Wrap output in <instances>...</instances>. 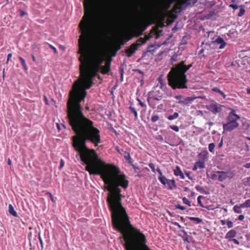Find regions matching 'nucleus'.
<instances>
[{
  "label": "nucleus",
  "mask_w": 250,
  "mask_h": 250,
  "mask_svg": "<svg viewBox=\"0 0 250 250\" xmlns=\"http://www.w3.org/2000/svg\"><path fill=\"white\" fill-rule=\"evenodd\" d=\"M83 56V60L79 57V62H82L84 69L80 68L83 77L79 75V155L89 174H122L118 167L106 163L99 157L95 149L89 148L86 145V142H89L97 146L102 140L100 130L94 126L92 121L86 118L80 104L87 95L85 89L92 86V79L99 71L92 64L93 55L91 51L86 50Z\"/></svg>",
  "instance_id": "f257e3e1"
},
{
  "label": "nucleus",
  "mask_w": 250,
  "mask_h": 250,
  "mask_svg": "<svg viewBox=\"0 0 250 250\" xmlns=\"http://www.w3.org/2000/svg\"><path fill=\"white\" fill-rule=\"evenodd\" d=\"M121 185H114L105 187L109 192L107 196V204L111 212L112 224L122 235L120 237L125 242L124 246L126 250H152L147 245L146 237L141 231L134 228L129 221L126 210L121 203L122 196Z\"/></svg>",
  "instance_id": "f03ea898"
},
{
  "label": "nucleus",
  "mask_w": 250,
  "mask_h": 250,
  "mask_svg": "<svg viewBox=\"0 0 250 250\" xmlns=\"http://www.w3.org/2000/svg\"><path fill=\"white\" fill-rule=\"evenodd\" d=\"M104 12L103 9L100 15H98L95 0H85L84 1V15L83 19L79 23L80 31H95L91 30L93 24L97 19L103 25L104 21L106 24H110L113 20V12L108 4H106Z\"/></svg>",
  "instance_id": "7ed1b4c3"
},
{
  "label": "nucleus",
  "mask_w": 250,
  "mask_h": 250,
  "mask_svg": "<svg viewBox=\"0 0 250 250\" xmlns=\"http://www.w3.org/2000/svg\"><path fill=\"white\" fill-rule=\"evenodd\" d=\"M67 106L69 124L76 134L72 138V144L77 152L76 158L78 159V79L75 81L70 91Z\"/></svg>",
  "instance_id": "20e7f679"
},
{
  "label": "nucleus",
  "mask_w": 250,
  "mask_h": 250,
  "mask_svg": "<svg viewBox=\"0 0 250 250\" xmlns=\"http://www.w3.org/2000/svg\"><path fill=\"white\" fill-rule=\"evenodd\" d=\"M191 66V64L186 65V61H182L172 67L167 75L168 85L173 89L187 88L186 73Z\"/></svg>",
  "instance_id": "39448f33"
},
{
  "label": "nucleus",
  "mask_w": 250,
  "mask_h": 250,
  "mask_svg": "<svg viewBox=\"0 0 250 250\" xmlns=\"http://www.w3.org/2000/svg\"><path fill=\"white\" fill-rule=\"evenodd\" d=\"M150 93H149V97L147 99V101L149 104V105L152 108H154L155 107L156 103L155 101H160L163 98V95L159 91H156L153 92L152 96L151 97Z\"/></svg>",
  "instance_id": "423d86ee"
},
{
  "label": "nucleus",
  "mask_w": 250,
  "mask_h": 250,
  "mask_svg": "<svg viewBox=\"0 0 250 250\" xmlns=\"http://www.w3.org/2000/svg\"><path fill=\"white\" fill-rule=\"evenodd\" d=\"M217 173L219 175V181L220 182H223L228 179H232L235 175L233 171H217Z\"/></svg>",
  "instance_id": "0eeeda50"
},
{
  "label": "nucleus",
  "mask_w": 250,
  "mask_h": 250,
  "mask_svg": "<svg viewBox=\"0 0 250 250\" xmlns=\"http://www.w3.org/2000/svg\"><path fill=\"white\" fill-rule=\"evenodd\" d=\"M170 5V4L169 3H168L166 0H163L155 3L153 5V7L155 12H160L169 8Z\"/></svg>",
  "instance_id": "6e6552de"
},
{
  "label": "nucleus",
  "mask_w": 250,
  "mask_h": 250,
  "mask_svg": "<svg viewBox=\"0 0 250 250\" xmlns=\"http://www.w3.org/2000/svg\"><path fill=\"white\" fill-rule=\"evenodd\" d=\"M239 126L237 122H232L227 121V123L223 124V128L224 130L228 131H232L235 128H237Z\"/></svg>",
  "instance_id": "1a4fd4ad"
},
{
  "label": "nucleus",
  "mask_w": 250,
  "mask_h": 250,
  "mask_svg": "<svg viewBox=\"0 0 250 250\" xmlns=\"http://www.w3.org/2000/svg\"><path fill=\"white\" fill-rule=\"evenodd\" d=\"M86 50H89L92 52L93 55L92 64H93L95 66H97V68L99 69L101 64L103 62V60L100 59V58H98V57L97 56L94 50L92 48H89Z\"/></svg>",
  "instance_id": "9d476101"
},
{
  "label": "nucleus",
  "mask_w": 250,
  "mask_h": 250,
  "mask_svg": "<svg viewBox=\"0 0 250 250\" xmlns=\"http://www.w3.org/2000/svg\"><path fill=\"white\" fill-rule=\"evenodd\" d=\"M222 106L221 104H218L216 103H211L208 105V109L213 114H216L221 111Z\"/></svg>",
  "instance_id": "9b49d317"
},
{
  "label": "nucleus",
  "mask_w": 250,
  "mask_h": 250,
  "mask_svg": "<svg viewBox=\"0 0 250 250\" xmlns=\"http://www.w3.org/2000/svg\"><path fill=\"white\" fill-rule=\"evenodd\" d=\"M240 118L239 116L235 113V110L231 109V111L229 113L227 121L232 122H237V121Z\"/></svg>",
  "instance_id": "f8f14e48"
},
{
  "label": "nucleus",
  "mask_w": 250,
  "mask_h": 250,
  "mask_svg": "<svg viewBox=\"0 0 250 250\" xmlns=\"http://www.w3.org/2000/svg\"><path fill=\"white\" fill-rule=\"evenodd\" d=\"M196 98H193L191 97H187L185 98H183L182 100H180L178 102V103L183 106H188L189 104L191 103Z\"/></svg>",
  "instance_id": "ddd939ff"
},
{
  "label": "nucleus",
  "mask_w": 250,
  "mask_h": 250,
  "mask_svg": "<svg viewBox=\"0 0 250 250\" xmlns=\"http://www.w3.org/2000/svg\"><path fill=\"white\" fill-rule=\"evenodd\" d=\"M214 43L216 44H220L219 48L222 49L225 48L227 45V42L224 40V39L220 37L217 38L214 41Z\"/></svg>",
  "instance_id": "4468645a"
},
{
  "label": "nucleus",
  "mask_w": 250,
  "mask_h": 250,
  "mask_svg": "<svg viewBox=\"0 0 250 250\" xmlns=\"http://www.w3.org/2000/svg\"><path fill=\"white\" fill-rule=\"evenodd\" d=\"M137 50L136 48V45L132 43L130 46V47L125 50V53L127 56L129 57H131L136 51Z\"/></svg>",
  "instance_id": "2eb2a0df"
},
{
  "label": "nucleus",
  "mask_w": 250,
  "mask_h": 250,
  "mask_svg": "<svg viewBox=\"0 0 250 250\" xmlns=\"http://www.w3.org/2000/svg\"><path fill=\"white\" fill-rule=\"evenodd\" d=\"M206 167L205 163L204 161L198 160L195 163L194 167L192 168L193 171H196L198 168L203 169Z\"/></svg>",
  "instance_id": "dca6fc26"
},
{
  "label": "nucleus",
  "mask_w": 250,
  "mask_h": 250,
  "mask_svg": "<svg viewBox=\"0 0 250 250\" xmlns=\"http://www.w3.org/2000/svg\"><path fill=\"white\" fill-rule=\"evenodd\" d=\"M149 38L147 36H146L145 38H142L141 37L139 38L135 43H133V44H135L136 45V48H137V50L138 49L139 47L141 46V45L146 42L148 40Z\"/></svg>",
  "instance_id": "f3484780"
},
{
  "label": "nucleus",
  "mask_w": 250,
  "mask_h": 250,
  "mask_svg": "<svg viewBox=\"0 0 250 250\" xmlns=\"http://www.w3.org/2000/svg\"><path fill=\"white\" fill-rule=\"evenodd\" d=\"M208 153L207 150H203L201 151L198 155V158L201 161L205 162L206 160L208 158Z\"/></svg>",
  "instance_id": "a211bd4d"
},
{
  "label": "nucleus",
  "mask_w": 250,
  "mask_h": 250,
  "mask_svg": "<svg viewBox=\"0 0 250 250\" xmlns=\"http://www.w3.org/2000/svg\"><path fill=\"white\" fill-rule=\"evenodd\" d=\"M157 171L160 174V176L158 179L159 181L164 185H165L167 181V179L165 177V176H163V173L161 170L159 168H157L156 169Z\"/></svg>",
  "instance_id": "6ab92c4d"
},
{
  "label": "nucleus",
  "mask_w": 250,
  "mask_h": 250,
  "mask_svg": "<svg viewBox=\"0 0 250 250\" xmlns=\"http://www.w3.org/2000/svg\"><path fill=\"white\" fill-rule=\"evenodd\" d=\"M236 235V231L234 229H230L229 231L226 235L225 238L231 240L232 238L235 237Z\"/></svg>",
  "instance_id": "aec40b11"
},
{
  "label": "nucleus",
  "mask_w": 250,
  "mask_h": 250,
  "mask_svg": "<svg viewBox=\"0 0 250 250\" xmlns=\"http://www.w3.org/2000/svg\"><path fill=\"white\" fill-rule=\"evenodd\" d=\"M174 174L176 176H179L182 179H185L184 174L178 166H177L174 169Z\"/></svg>",
  "instance_id": "412c9836"
},
{
  "label": "nucleus",
  "mask_w": 250,
  "mask_h": 250,
  "mask_svg": "<svg viewBox=\"0 0 250 250\" xmlns=\"http://www.w3.org/2000/svg\"><path fill=\"white\" fill-rule=\"evenodd\" d=\"M8 212L10 215H12L14 217H17L18 216V214L15 211L14 207L11 204H9L8 206Z\"/></svg>",
  "instance_id": "4be33fe9"
},
{
  "label": "nucleus",
  "mask_w": 250,
  "mask_h": 250,
  "mask_svg": "<svg viewBox=\"0 0 250 250\" xmlns=\"http://www.w3.org/2000/svg\"><path fill=\"white\" fill-rule=\"evenodd\" d=\"M168 188L170 190H172L176 188V185L175 184V181L174 180H167V182Z\"/></svg>",
  "instance_id": "5701e85b"
},
{
  "label": "nucleus",
  "mask_w": 250,
  "mask_h": 250,
  "mask_svg": "<svg viewBox=\"0 0 250 250\" xmlns=\"http://www.w3.org/2000/svg\"><path fill=\"white\" fill-rule=\"evenodd\" d=\"M19 59L21 63L22 66L23 67V69L25 71H27L28 68L27 65H26V63L25 62V61L23 58H22L21 57H19Z\"/></svg>",
  "instance_id": "b1692460"
},
{
  "label": "nucleus",
  "mask_w": 250,
  "mask_h": 250,
  "mask_svg": "<svg viewBox=\"0 0 250 250\" xmlns=\"http://www.w3.org/2000/svg\"><path fill=\"white\" fill-rule=\"evenodd\" d=\"M241 208H245L244 207H241V204H240L239 206L235 205L233 207V209L234 211V212L236 213H241L242 212Z\"/></svg>",
  "instance_id": "393cba45"
},
{
  "label": "nucleus",
  "mask_w": 250,
  "mask_h": 250,
  "mask_svg": "<svg viewBox=\"0 0 250 250\" xmlns=\"http://www.w3.org/2000/svg\"><path fill=\"white\" fill-rule=\"evenodd\" d=\"M179 117V114L178 112H175L173 115H168L167 119L168 120L172 121L178 118Z\"/></svg>",
  "instance_id": "a878e982"
},
{
  "label": "nucleus",
  "mask_w": 250,
  "mask_h": 250,
  "mask_svg": "<svg viewBox=\"0 0 250 250\" xmlns=\"http://www.w3.org/2000/svg\"><path fill=\"white\" fill-rule=\"evenodd\" d=\"M188 219L191 221H193L195 222L196 224H200L201 223V222H203L202 219L198 218V217H188Z\"/></svg>",
  "instance_id": "bb28decb"
},
{
  "label": "nucleus",
  "mask_w": 250,
  "mask_h": 250,
  "mask_svg": "<svg viewBox=\"0 0 250 250\" xmlns=\"http://www.w3.org/2000/svg\"><path fill=\"white\" fill-rule=\"evenodd\" d=\"M101 73L103 74H107L110 71V68H108L105 67V66H102L101 67Z\"/></svg>",
  "instance_id": "cd10ccee"
},
{
  "label": "nucleus",
  "mask_w": 250,
  "mask_h": 250,
  "mask_svg": "<svg viewBox=\"0 0 250 250\" xmlns=\"http://www.w3.org/2000/svg\"><path fill=\"white\" fill-rule=\"evenodd\" d=\"M129 110L131 112H132L134 114L135 119H138V113L136 109L134 107L130 106L129 107Z\"/></svg>",
  "instance_id": "c85d7f7f"
},
{
  "label": "nucleus",
  "mask_w": 250,
  "mask_h": 250,
  "mask_svg": "<svg viewBox=\"0 0 250 250\" xmlns=\"http://www.w3.org/2000/svg\"><path fill=\"white\" fill-rule=\"evenodd\" d=\"M219 175L217 173V171L211 174V179L213 180H219Z\"/></svg>",
  "instance_id": "c756f323"
},
{
  "label": "nucleus",
  "mask_w": 250,
  "mask_h": 250,
  "mask_svg": "<svg viewBox=\"0 0 250 250\" xmlns=\"http://www.w3.org/2000/svg\"><path fill=\"white\" fill-rule=\"evenodd\" d=\"M215 145L214 143H210L209 144V146H208V148H209V151L214 154V148Z\"/></svg>",
  "instance_id": "7c9ffc66"
},
{
  "label": "nucleus",
  "mask_w": 250,
  "mask_h": 250,
  "mask_svg": "<svg viewBox=\"0 0 250 250\" xmlns=\"http://www.w3.org/2000/svg\"><path fill=\"white\" fill-rule=\"evenodd\" d=\"M156 48H155V46L154 45H151L150 46H149L147 49V52H151V53L154 52Z\"/></svg>",
  "instance_id": "2f4dec72"
},
{
  "label": "nucleus",
  "mask_w": 250,
  "mask_h": 250,
  "mask_svg": "<svg viewBox=\"0 0 250 250\" xmlns=\"http://www.w3.org/2000/svg\"><path fill=\"white\" fill-rule=\"evenodd\" d=\"M243 184L246 186H250V177L244 179L243 180Z\"/></svg>",
  "instance_id": "473e14b6"
},
{
  "label": "nucleus",
  "mask_w": 250,
  "mask_h": 250,
  "mask_svg": "<svg viewBox=\"0 0 250 250\" xmlns=\"http://www.w3.org/2000/svg\"><path fill=\"white\" fill-rule=\"evenodd\" d=\"M240 12L238 13V16L239 17H242V16H243V15H244L245 12V10L243 5L240 6Z\"/></svg>",
  "instance_id": "72a5a7b5"
},
{
  "label": "nucleus",
  "mask_w": 250,
  "mask_h": 250,
  "mask_svg": "<svg viewBox=\"0 0 250 250\" xmlns=\"http://www.w3.org/2000/svg\"><path fill=\"white\" fill-rule=\"evenodd\" d=\"M241 207L244 208L250 207V199L247 200L244 203L241 204Z\"/></svg>",
  "instance_id": "f704fd0d"
},
{
  "label": "nucleus",
  "mask_w": 250,
  "mask_h": 250,
  "mask_svg": "<svg viewBox=\"0 0 250 250\" xmlns=\"http://www.w3.org/2000/svg\"><path fill=\"white\" fill-rule=\"evenodd\" d=\"M204 198V197L202 195H199V196H198L197 197V203H198V204L201 207H203L204 208V206L203 205L202 202H201V198Z\"/></svg>",
  "instance_id": "c9c22d12"
},
{
  "label": "nucleus",
  "mask_w": 250,
  "mask_h": 250,
  "mask_svg": "<svg viewBox=\"0 0 250 250\" xmlns=\"http://www.w3.org/2000/svg\"><path fill=\"white\" fill-rule=\"evenodd\" d=\"M183 202L186 205H187L189 207L191 206V203L187 199V198L186 197H184L182 198Z\"/></svg>",
  "instance_id": "e433bc0d"
},
{
  "label": "nucleus",
  "mask_w": 250,
  "mask_h": 250,
  "mask_svg": "<svg viewBox=\"0 0 250 250\" xmlns=\"http://www.w3.org/2000/svg\"><path fill=\"white\" fill-rule=\"evenodd\" d=\"M131 166L133 167V168H134V170H135V172L136 173H138V176L140 177V175H139V173L140 172V169L139 167H136L135 165H133V164H131Z\"/></svg>",
  "instance_id": "4c0bfd02"
},
{
  "label": "nucleus",
  "mask_w": 250,
  "mask_h": 250,
  "mask_svg": "<svg viewBox=\"0 0 250 250\" xmlns=\"http://www.w3.org/2000/svg\"><path fill=\"white\" fill-rule=\"evenodd\" d=\"M159 120V116L157 115H153L151 117V122L155 123Z\"/></svg>",
  "instance_id": "58836bf2"
},
{
  "label": "nucleus",
  "mask_w": 250,
  "mask_h": 250,
  "mask_svg": "<svg viewBox=\"0 0 250 250\" xmlns=\"http://www.w3.org/2000/svg\"><path fill=\"white\" fill-rule=\"evenodd\" d=\"M195 188L198 191L201 193H204V188L203 187H200V186L197 185L195 187Z\"/></svg>",
  "instance_id": "ea45409f"
},
{
  "label": "nucleus",
  "mask_w": 250,
  "mask_h": 250,
  "mask_svg": "<svg viewBox=\"0 0 250 250\" xmlns=\"http://www.w3.org/2000/svg\"><path fill=\"white\" fill-rule=\"evenodd\" d=\"M169 127L175 132H178L179 131V128L177 125H171L169 126Z\"/></svg>",
  "instance_id": "a19ab883"
},
{
  "label": "nucleus",
  "mask_w": 250,
  "mask_h": 250,
  "mask_svg": "<svg viewBox=\"0 0 250 250\" xmlns=\"http://www.w3.org/2000/svg\"><path fill=\"white\" fill-rule=\"evenodd\" d=\"M47 44L48 45L49 47L54 51V53L55 54H58V51L55 47H54V46H53L52 45H51L48 43H47Z\"/></svg>",
  "instance_id": "79ce46f5"
},
{
  "label": "nucleus",
  "mask_w": 250,
  "mask_h": 250,
  "mask_svg": "<svg viewBox=\"0 0 250 250\" xmlns=\"http://www.w3.org/2000/svg\"><path fill=\"white\" fill-rule=\"evenodd\" d=\"M176 208L180 209L181 210H185L186 208L184 206H181L180 204H177L175 206Z\"/></svg>",
  "instance_id": "37998d69"
},
{
  "label": "nucleus",
  "mask_w": 250,
  "mask_h": 250,
  "mask_svg": "<svg viewBox=\"0 0 250 250\" xmlns=\"http://www.w3.org/2000/svg\"><path fill=\"white\" fill-rule=\"evenodd\" d=\"M19 12L20 13V16L21 17H24L25 15H27V13L25 12H24L23 10H21V9H19Z\"/></svg>",
  "instance_id": "c03bdc74"
},
{
  "label": "nucleus",
  "mask_w": 250,
  "mask_h": 250,
  "mask_svg": "<svg viewBox=\"0 0 250 250\" xmlns=\"http://www.w3.org/2000/svg\"><path fill=\"white\" fill-rule=\"evenodd\" d=\"M148 166L151 168V170L152 171V172H155L156 169H155V165H154V164L153 163H150L148 165Z\"/></svg>",
  "instance_id": "a18cd8bd"
},
{
  "label": "nucleus",
  "mask_w": 250,
  "mask_h": 250,
  "mask_svg": "<svg viewBox=\"0 0 250 250\" xmlns=\"http://www.w3.org/2000/svg\"><path fill=\"white\" fill-rule=\"evenodd\" d=\"M212 90L214 92H217V93H220V92L222 91L217 87H215L212 88Z\"/></svg>",
  "instance_id": "49530a36"
},
{
  "label": "nucleus",
  "mask_w": 250,
  "mask_h": 250,
  "mask_svg": "<svg viewBox=\"0 0 250 250\" xmlns=\"http://www.w3.org/2000/svg\"><path fill=\"white\" fill-rule=\"evenodd\" d=\"M227 225L229 228H232L233 227V223L232 221H228L227 222Z\"/></svg>",
  "instance_id": "de8ad7c7"
},
{
  "label": "nucleus",
  "mask_w": 250,
  "mask_h": 250,
  "mask_svg": "<svg viewBox=\"0 0 250 250\" xmlns=\"http://www.w3.org/2000/svg\"><path fill=\"white\" fill-rule=\"evenodd\" d=\"M64 164H65V163H64V160L63 159H61V160H60V167H59V169H62L63 167V166L64 165Z\"/></svg>",
  "instance_id": "09e8293b"
},
{
  "label": "nucleus",
  "mask_w": 250,
  "mask_h": 250,
  "mask_svg": "<svg viewBox=\"0 0 250 250\" xmlns=\"http://www.w3.org/2000/svg\"><path fill=\"white\" fill-rule=\"evenodd\" d=\"M61 125H62L64 128H65V126L62 124L61 125L60 124H59L58 123H57V129L59 131H60L61 130Z\"/></svg>",
  "instance_id": "8fccbe9b"
},
{
  "label": "nucleus",
  "mask_w": 250,
  "mask_h": 250,
  "mask_svg": "<svg viewBox=\"0 0 250 250\" xmlns=\"http://www.w3.org/2000/svg\"><path fill=\"white\" fill-rule=\"evenodd\" d=\"M137 100L139 102V104L141 107H145V108L146 107V105L143 102H142L140 99L138 98Z\"/></svg>",
  "instance_id": "3c124183"
},
{
  "label": "nucleus",
  "mask_w": 250,
  "mask_h": 250,
  "mask_svg": "<svg viewBox=\"0 0 250 250\" xmlns=\"http://www.w3.org/2000/svg\"><path fill=\"white\" fill-rule=\"evenodd\" d=\"M183 98V97L181 95H178L175 96V99L176 100H178L179 101L182 100Z\"/></svg>",
  "instance_id": "603ef678"
},
{
  "label": "nucleus",
  "mask_w": 250,
  "mask_h": 250,
  "mask_svg": "<svg viewBox=\"0 0 250 250\" xmlns=\"http://www.w3.org/2000/svg\"><path fill=\"white\" fill-rule=\"evenodd\" d=\"M39 239L40 243L41 245V247H42V249H43V241L42 240V239L40 234L39 235Z\"/></svg>",
  "instance_id": "864d4df0"
},
{
  "label": "nucleus",
  "mask_w": 250,
  "mask_h": 250,
  "mask_svg": "<svg viewBox=\"0 0 250 250\" xmlns=\"http://www.w3.org/2000/svg\"><path fill=\"white\" fill-rule=\"evenodd\" d=\"M43 99H44V100L45 101V104L46 105H49V101H48V100L47 99V98L46 96L44 95L43 96Z\"/></svg>",
  "instance_id": "5fc2aeb1"
},
{
  "label": "nucleus",
  "mask_w": 250,
  "mask_h": 250,
  "mask_svg": "<svg viewBox=\"0 0 250 250\" xmlns=\"http://www.w3.org/2000/svg\"><path fill=\"white\" fill-rule=\"evenodd\" d=\"M12 53H10V54H8L7 55V61H6V63H8L10 59L12 57Z\"/></svg>",
  "instance_id": "6e6d98bb"
},
{
  "label": "nucleus",
  "mask_w": 250,
  "mask_h": 250,
  "mask_svg": "<svg viewBox=\"0 0 250 250\" xmlns=\"http://www.w3.org/2000/svg\"><path fill=\"white\" fill-rule=\"evenodd\" d=\"M104 66H105V67L110 69V62H106Z\"/></svg>",
  "instance_id": "4d7b16f0"
},
{
  "label": "nucleus",
  "mask_w": 250,
  "mask_h": 250,
  "mask_svg": "<svg viewBox=\"0 0 250 250\" xmlns=\"http://www.w3.org/2000/svg\"><path fill=\"white\" fill-rule=\"evenodd\" d=\"M229 6L233 9H237L238 8V6L235 4H230Z\"/></svg>",
  "instance_id": "13d9d810"
},
{
  "label": "nucleus",
  "mask_w": 250,
  "mask_h": 250,
  "mask_svg": "<svg viewBox=\"0 0 250 250\" xmlns=\"http://www.w3.org/2000/svg\"><path fill=\"white\" fill-rule=\"evenodd\" d=\"M157 139L158 140H160L161 142H164V138L161 135H159L157 137Z\"/></svg>",
  "instance_id": "bf43d9fd"
},
{
  "label": "nucleus",
  "mask_w": 250,
  "mask_h": 250,
  "mask_svg": "<svg viewBox=\"0 0 250 250\" xmlns=\"http://www.w3.org/2000/svg\"><path fill=\"white\" fill-rule=\"evenodd\" d=\"M230 241H233L235 244H237V245H239V243H239V241H238V240H237V239H234V238H232V239H231V240H230Z\"/></svg>",
  "instance_id": "052dcab7"
},
{
  "label": "nucleus",
  "mask_w": 250,
  "mask_h": 250,
  "mask_svg": "<svg viewBox=\"0 0 250 250\" xmlns=\"http://www.w3.org/2000/svg\"><path fill=\"white\" fill-rule=\"evenodd\" d=\"M220 94L221 96H222L223 97V98L224 99L226 98L227 96H226V95L225 94V93L223 91H221L220 92Z\"/></svg>",
  "instance_id": "680f3d73"
},
{
  "label": "nucleus",
  "mask_w": 250,
  "mask_h": 250,
  "mask_svg": "<svg viewBox=\"0 0 250 250\" xmlns=\"http://www.w3.org/2000/svg\"><path fill=\"white\" fill-rule=\"evenodd\" d=\"M173 224L178 227L179 228L181 229L182 228L181 226L178 223H177V222H174V223H173Z\"/></svg>",
  "instance_id": "e2e57ef3"
},
{
  "label": "nucleus",
  "mask_w": 250,
  "mask_h": 250,
  "mask_svg": "<svg viewBox=\"0 0 250 250\" xmlns=\"http://www.w3.org/2000/svg\"><path fill=\"white\" fill-rule=\"evenodd\" d=\"M243 167L247 168H250V163H246Z\"/></svg>",
  "instance_id": "0e129e2a"
},
{
  "label": "nucleus",
  "mask_w": 250,
  "mask_h": 250,
  "mask_svg": "<svg viewBox=\"0 0 250 250\" xmlns=\"http://www.w3.org/2000/svg\"><path fill=\"white\" fill-rule=\"evenodd\" d=\"M223 140L222 139L218 145V147L219 148L223 146Z\"/></svg>",
  "instance_id": "69168bd1"
},
{
  "label": "nucleus",
  "mask_w": 250,
  "mask_h": 250,
  "mask_svg": "<svg viewBox=\"0 0 250 250\" xmlns=\"http://www.w3.org/2000/svg\"><path fill=\"white\" fill-rule=\"evenodd\" d=\"M125 157L126 160L130 159V155L129 154V153H127V155L125 156Z\"/></svg>",
  "instance_id": "338daca9"
},
{
  "label": "nucleus",
  "mask_w": 250,
  "mask_h": 250,
  "mask_svg": "<svg viewBox=\"0 0 250 250\" xmlns=\"http://www.w3.org/2000/svg\"><path fill=\"white\" fill-rule=\"evenodd\" d=\"M244 218V216L243 215H240L238 217V219L240 220H243Z\"/></svg>",
  "instance_id": "774afa93"
}]
</instances>
